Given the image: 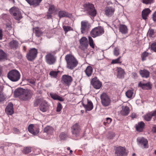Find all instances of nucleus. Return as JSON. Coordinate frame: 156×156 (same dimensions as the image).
<instances>
[{
  "label": "nucleus",
  "mask_w": 156,
  "mask_h": 156,
  "mask_svg": "<svg viewBox=\"0 0 156 156\" xmlns=\"http://www.w3.org/2000/svg\"><path fill=\"white\" fill-rule=\"evenodd\" d=\"M65 59L67 62V67L72 69L75 67L78 64V62L74 57L70 54L66 55Z\"/></svg>",
  "instance_id": "obj_1"
},
{
  "label": "nucleus",
  "mask_w": 156,
  "mask_h": 156,
  "mask_svg": "<svg viewBox=\"0 0 156 156\" xmlns=\"http://www.w3.org/2000/svg\"><path fill=\"white\" fill-rule=\"evenodd\" d=\"M20 74L19 72L16 69H12L8 73V78L12 82L18 81L20 78Z\"/></svg>",
  "instance_id": "obj_2"
},
{
  "label": "nucleus",
  "mask_w": 156,
  "mask_h": 156,
  "mask_svg": "<svg viewBox=\"0 0 156 156\" xmlns=\"http://www.w3.org/2000/svg\"><path fill=\"white\" fill-rule=\"evenodd\" d=\"M39 104L40 110L43 112H46L48 109V107L47 102L42 98L37 99L35 101L34 105L36 107Z\"/></svg>",
  "instance_id": "obj_3"
},
{
  "label": "nucleus",
  "mask_w": 156,
  "mask_h": 156,
  "mask_svg": "<svg viewBox=\"0 0 156 156\" xmlns=\"http://www.w3.org/2000/svg\"><path fill=\"white\" fill-rule=\"evenodd\" d=\"M84 9L89 15L92 16H95L96 14V11L94 8V5L92 4L87 3L83 5Z\"/></svg>",
  "instance_id": "obj_4"
},
{
  "label": "nucleus",
  "mask_w": 156,
  "mask_h": 156,
  "mask_svg": "<svg viewBox=\"0 0 156 156\" xmlns=\"http://www.w3.org/2000/svg\"><path fill=\"white\" fill-rule=\"evenodd\" d=\"M9 12L16 20H19L22 18L21 12L17 7H13L9 9Z\"/></svg>",
  "instance_id": "obj_5"
},
{
  "label": "nucleus",
  "mask_w": 156,
  "mask_h": 156,
  "mask_svg": "<svg viewBox=\"0 0 156 156\" xmlns=\"http://www.w3.org/2000/svg\"><path fill=\"white\" fill-rule=\"evenodd\" d=\"M104 33L103 28L101 26H99L93 29L91 31L90 34L92 37L95 38L102 35Z\"/></svg>",
  "instance_id": "obj_6"
},
{
  "label": "nucleus",
  "mask_w": 156,
  "mask_h": 156,
  "mask_svg": "<svg viewBox=\"0 0 156 156\" xmlns=\"http://www.w3.org/2000/svg\"><path fill=\"white\" fill-rule=\"evenodd\" d=\"M101 102L102 105L104 107H107L110 105L111 100L107 94L103 93L100 95Z\"/></svg>",
  "instance_id": "obj_7"
},
{
  "label": "nucleus",
  "mask_w": 156,
  "mask_h": 156,
  "mask_svg": "<svg viewBox=\"0 0 156 156\" xmlns=\"http://www.w3.org/2000/svg\"><path fill=\"white\" fill-rule=\"evenodd\" d=\"M38 53L37 50L35 48L30 49L27 55V57L29 61L34 60L37 57Z\"/></svg>",
  "instance_id": "obj_8"
},
{
  "label": "nucleus",
  "mask_w": 156,
  "mask_h": 156,
  "mask_svg": "<svg viewBox=\"0 0 156 156\" xmlns=\"http://www.w3.org/2000/svg\"><path fill=\"white\" fill-rule=\"evenodd\" d=\"M127 151L126 148L123 147H117L115 152V156H126Z\"/></svg>",
  "instance_id": "obj_9"
},
{
  "label": "nucleus",
  "mask_w": 156,
  "mask_h": 156,
  "mask_svg": "<svg viewBox=\"0 0 156 156\" xmlns=\"http://www.w3.org/2000/svg\"><path fill=\"white\" fill-rule=\"evenodd\" d=\"M90 27L89 23L87 21H83L81 22L80 30L82 34L87 32Z\"/></svg>",
  "instance_id": "obj_10"
},
{
  "label": "nucleus",
  "mask_w": 156,
  "mask_h": 156,
  "mask_svg": "<svg viewBox=\"0 0 156 156\" xmlns=\"http://www.w3.org/2000/svg\"><path fill=\"white\" fill-rule=\"evenodd\" d=\"M46 62L49 65H52L54 64L56 61V58L52 54L48 53L45 56Z\"/></svg>",
  "instance_id": "obj_11"
},
{
  "label": "nucleus",
  "mask_w": 156,
  "mask_h": 156,
  "mask_svg": "<svg viewBox=\"0 0 156 156\" xmlns=\"http://www.w3.org/2000/svg\"><path fill=\"white\" fill-rule=\"evenodd\" d=\"M137 141L138 145L142 148H148V141L146 139L143 137H139L137 138Z\"/></svg>",
  "instance_id": "obj_12"
},
{
  "label": "nucleus",
  "mask_w": 156,
  "mask_h": 156,
  "mask_svg": "<svg viewBox=\"0 0 156 156\" xmlns=\"http://www.w3.org/2000/svg\"><path fill=\"white\" fill-rule=\"evenodd\" d=\"M80 45L79 47L83 50L86 49L88 46L87 39L85 37H83L80 40Z\"/></svg>",
  "instance_id": "obj_13"
},
{
  "label": "nucleus",
  "mask_w": 156,
  "mask_h": 156,
  "mask_svg": "<svg viewBox=\"0 0 156 156\" xmlns=\"http://www.w3.org/2000/svg\"><path fill=\"white\" fill-rule=\"evenodd\" d=\"M82 105L87 111H90L93 108L92 103L88 99L83 100L82 102Z\"/></svg>",
  "instance_id": "obj_14"
},
{
  "label": "nucleus",
  "mask_w": 156,
  "mask_h": 156,
  "mask_svg": "<svg viewBox=\"0 0 156 156\" xmlns=\"http://www.w3.org/2000/svg\"><path fill=\"white\" fill-rule=\"evenodd\" d=\"M91 85L93 87L96 89H99L102 86V83L97 77L93 78L91 81Z\"/></svg>",
  "instance_id": "obj_15"
},
{
  "label": "nucleus",
  "mask_w": 156,
  "mask_h": 156,
  "mask_svg": "<svg viewBox=\"0 0 156 156\" xmlns=\"http://www.w3.org/2000/svg\"><path fill=\"white\" fill-rule=\"evenodd\" d=\"M115 11V9L112 6H108L105 9V15L107 16L111 17L113 15Z\"/></svg>",
  "instance_id": "obj_16"
},
{
  "label": "nucleus",
  "mask_w": 156,
  "mask_h": 156,
  "mask_svg": "<svg viewBox=\"0 0 156 156\" xmlns=\"http://www.w3.org/2000/svg\"><path fill=\"white\" fill-rule=\"evenodd\" d=\"M80 126L77 123L73 125L72 127V132L73 134L75 136L78 135L80 132Z\"/></svg>",
  "instance_id": "obj_17"
},
{
  "label": "nucleus",
  "mask_w": 156,
  "mask_h": 156,
  "mask_svg": "<svg viewBox=\"0 0 156 156\" xmlns=\"http://www.w3.org/2000/svg\"><path fill=\"white\" fill-rule=\"evenodd\" d=\"M62 81L64 84L68 85H69L72 81V78L69 76L66 75H63L62 77Z\"/></svg>",
  "instance_id": "obj_18"
},
{
  "label": "nucleus",
  "mask_w": 156,
  "mask_h": 156,
  "mask_svg": "<svg viewBox=\"0 0 156 156\" xmlns=\"http://www.w3.org/2000/svg\"><path fill=\"white\" fill-rule=\"evenodd\" d=\"M139 87L144 90L150 89L151 88V85L149 82L145 83L144 81L140 82L139 84Z\"/></svg>",
  "instance_id": "obj_19"
},
{
  "label": "nucleus",
  "mask_w": 156,
  "mask_h": 156,
  "mask_svg": "<svg viewBox=\"0 0 156 156\" xmlns=\"http://www.w3.org/2000/svg\"><path fill=\"white\" fill-rule=\"evenodd\" d=\"M32 92L30 90L25 89L23 96L22 100H25L30 99L32 97Z\"/></svg>",
  "instance_id": "obj_20"
},
{
  "label": "nucleus",
  "mask_w": 156,
  "mask_h": 156,
  "mask_svg": "<svg viewBox=\"0 0 156 156\" xmlns=\"http://www.w3.org/2000/svg\"><path fill=\"white\" fill-rule=\"evenodd\" d=\"M25 90L21 88L16 89L14 92V95L16 97H18L20 99H22Z\"/></svg>",
  "instance_id": "obj_21"
},
{
  "label": "nucleus",
  "mask_w": 156,
  "mask_h": 156,
  "mask_svg": "<svg viewBox=\"0 0 156 156\" xmlns=\"http://www.w3.org/2000/svg\"><path fill=\"white\" fill-rule=\"evenodd\" d=\"M28 130L31 133L34 135H36L39 132V130L38 129H36L34 127V125L30 124L28 127Z\"/></svg>",
  "instance_id": "obj_22"
},
{
  "label": "nucleus",
  "mask_w": 156,
  "mask_h": 156,
  "mask_svg": "<svg viewBox=\"0 0 156 156\" xmlns=\"http://www.w3.org/2000/svg\"><path fill=\"white\" fill-rule=\"evenodd\" d=\"M13 105L12 103H9L5 109V112L7 114L9 115H12L14 112Z\"/></svg>",
  "instance_id": "obj_23"
},
{
  "label": "nucleus",
  "mask_w": 156,
  "mask_h": 156,
  "mask_svg": "<svg viewBox=\"0 0 156 156\" xmlns=\"http://www.w3.org/2000/svg\"><path fill=\"white\" fill-rule=\"evenodd\" d=\"M117 77L119 78H124L125 74L124 70L120 67H117Z\"/></svg>",
  "instance_id": "obj_24"
},
{
  "label": "nucleus",
  "mask_w": 156,
  "mask_h": 156,
  "mask_svg": "<svg viewBox=\"0 0 156 156\" xmlns=\"http://www.w3.org/2000/svg\"><path fill=\"white\" fill-rule=\"evenodd\" d=\"M9 44L11 48L16 49L18 47L19 43L17 41L13 40L9 42Z\"/></svg>",
  "instance_id": "obj_25"
},
{
  "label": "nucleus",
  "mask_w": 156,
  "mask_h": 156,
  "mask_svg": "<svg viewBox=\"0 0 156 156\" xmlns=\"http://www.w3.org/2000/svg\"><path fill=\"white\" fill-rule=\"evenodd\" d=\"M151 11L149 8L145 9L142 11V15L143 19L146 20Z\"/></svg>",
  "instance_id": "obj_26"
},
{
  "label": "nucleus",
  "mask_w": 156,
  "mask_h": 156,
  "mask_svg": "<svg viewBox=\"0 0 156 156\" xmlns=\"http://www.w3.org/2000/svg\"><path fill=\"white\" fill-rule=\"evenodd\" d=\"M42 0H26V1L30 5L36 6L39 5L40 3Z\"/></svg>",
  "instance_id": "obj_27"
},
{
  "label": "nucleus",
  "mask_w": 156,
  "mask_h": 156,
  "mask_svg": "<svg viewBox=\"0 0 156 156\" xmlns=\"http://www.w3.org/2000/svg\"><path fill=\"white\" fill-rule=\"evenodd\" d=\"M50 94L51 98L55 100H58L61 101H63L64 100L62 98L55 93H51Z\"/></svg>",
  "instance_id": "obj_28"
},
{
  "label": "nucleus",
  "mask_w": 156,
  "mask_h": 156,
  "mask_svg": "<svg viewBox=\"0 0 156 156\" xmlns=\"http://www.w3.org/2000/svg\"><path fill=\"white\" fill-rule=\"evenodd\" d=\"M129 108L126 106H122V110L120 112V113L123 115H128L129 112Z\"/></svg>",
  "instance_id": "obj_29"
},
{
  "label": "nucleus",
  "mask_w": 156,
  "mask_h": 156,
  "mask_svg": "<svg viewBox=\"0 0 156 156\" xmlns=\"http://www.w3.org/2000/svg\"><path fill=\"white\" fill-rule=\"evenodd\" d=\"M139 73L141 76L146 78H148L150 75V72L148 70L146 69L140 70L139 71Z\"/></svg>",
  "instance_id": "obj_30"
},
{
  "label": "nucleus",
  "mask_w": 156,
  "mask_h": 156,
  "mask_svg": "<svg viewBox=\"0 0 156 156\" xmlns=\"http://www.w3.org/2000/svg\"><path fill=\"white\" fill-rule=\"evenodd\" d=\"M145 126L144 123L143 122H140L136 125V129L137 131L142 132Z\"/></svg>",
  "instance_id": "obj_31"
},
{
  "label": "nucleus",
  "mask_w": 156,
  "mask_h": 156,
  "mask_svg": "<svg viewBox=\"0 0 156 156\" xmlns=\"http://www.w3.org/2000/svg\"><path fill=\"white\" fill-rule=\"evenodd\" d=\"M58 16L60 18L65 17H70L72 15L68 14V13L64 11H61L58 12Z\"/></svg>",
  "instance_id": "obj_32"
},
{
  "label": "nucleus",
  "mask_w": 156,
  "mask_h": 156,
  "mask_svg": "<svg viewBox=\"0 0 156 156\" xmlns=\"http://www.w3.org/2000/svg\"><path fill=\"white\" fill-rule=\"evenodd\" d=\"M119 30L122 34H126L128 32L127 27L125 25H120L119 27Z\"/></svg>",
  "instance_id": "obj_33"
},
{
  "label": "nucleus",
  "mask_w": 156,
  "mask_h": 156,
  "mask_svg": "<svg viewBox=\"0 0 156 156\" xmlns=\"http://www.w3.org/2000/svg\"><path fill=\"white\" fill-rule=\"evenodd\" d=\"M93 68L92 67L90 66H88L86 69L85 70V73L87 76H90L93 72Z\"/></svg>",
  "instance_id": "obj_34"
},
{
  "label": "nucleus",
  "mask_w": 156,
  "mask_h": 156,
  "mask_svg": "<svg viewBox=\"0 0 156 156\" xmlns=\"http://www.w3.org/2000/svg\"><path fill=\"white\" fill-rule=\"evenodd\" d=\"M152 117L151 112L147 113L144 116V119L147 121H150L151 120Z\"/></svg>",
  "instance_id": "obj_35"
},
{
  "label": "nucleus",
  "mask_w": 156,
  "mask_h": 156,
  "mask_svg": "<svg viewBox=\"0 0 156 156\" xmlns=\"http://www.w3.org/2000/svg\"><path fill=\"white\" fill-rule=\"evenodd\" d=\"M133 94V90H128L126 93V96L128 98H132Z\"/></svg>",
  "instance_id": "obj_36"
},
{
  "label": "nucleus",
  "mask_w": 156,
  "mask_h": 156,
  "mask_svg": "<svg viewBox=\"0 0 156 156\" xmlns=\"http://www.w3.org/2000/svg\"><path fill=\"white\" fill-rule=\"evenodd\" d=\"M121 56H120L118 58L116 59H113L112 60L111 63L112 64H121L122 62L121 60Z\"/></svg>",
  "instance_id": "obj_37"
},
{
  "label": "nucleus",
  "mask_w": 156,
  "mask_h": 156,
  "mask_svg": "<svg viewBox=\"0 0 156 156\" xmlns=\"http://www.w3.org/2000/svg\"><path fill=\"white\" fill-rule=\"evenodd\" d=\"M53 130V128L49 126H48L45 127L44 129V132L47 133H51Z\"/></svg>",
  "instance_id": "obj_38"
},
{
  "label": "nucleus",
  "mask_w": 156,
  "mask_h": 156,
  "mask_svg": "<svg viewBox=\"0 0 156 156\" xmlns=\"http://www.w3.org/2000/svg\"><path fill=\"white\" fill-rule=\"evenodd\" d=\"M154 34V31L153 29H149L148 30L147 35V36L151 38L153 37Z\"/></svg>",
  "instance_id": "obj_39"
},
{
  "label": "nucleus",
  "mask_w": 156,
  "mask_h": 156,
  "mask_svg": "<svg viewBox=\"0 0 156 156\" xmlns=\"http://www.w3.org/2000/svg\"><path fill=\"white\" fill-rule=\"evenodd\" d=\"M148 54L149 53L146 51L142 53L141 55L142 60L143 61L146 60V58L148 56Z\"/></svg>",
  "instance_id": "obj_40"
},
{
  "label": "nucleus",
  "mask_w": 156,
  "mask_h": 156,
  "mask_svg": "<svg viewBox=\"0 0 156 156\" xmlns=\"http://www.w3.org/2000/svg\"><path fill=\"white\" fill-rule=\"evenodd\" d=\"M5 57V54L3 51L0 49V60H2Z\"/></svg>",
  "instance_id": "obj_41"
},
{
  "label": "nucleus",
  "mask_w": 156,
  "mask_h": 156,
  "mask_svg": "<svg viewBox=\"0 0 156 156\" xmlns=\"http://www.w3.org/2000/svg\"><path fill=\"white\" fill-rule=\"evenodd\" d=\"M58 71H51L49 73V75L52 77L56 78L58 75Z\"/></svg>",
  "instance_id": "obj_42"
},
{
  "label": "nucleus",
  "mask_w": 156,
  "mask_h": 156,
  "mask_svg": "<svg viewBox=\"0 0 156 156\" xmlns=\"http://www.w3.org/2000/svg\"><path fill=\"white\" fill-rule=\"evenodd\" d=\"M31 151V150L30 147H26L24 148L23 152L24 153L26 154L30 152Z\"/></svg>",
  "instance_id": "obj_43"
},
{
  "label": "nucleus",
  "mask_w": 156,
  "mask_h": 156,
  "mask_svg": "<svg viewBox=\"0 0 156 156\" xmlns=\"http://www.w3.org/2000/svg\"><path fill=\"white\" fill-rule=\"evenodd\" d=\"M63 28L65 33H67L69 31L72 30L71 27L68 26H63Z\"/></svg>",
  "instance_id": "obj_44"
},
{
  "label": "nucleus",
  "mask_w": 156,
  "mask_h": 156,
  "mask_svg": "<svg viewBox=\"0 0 156 156\" xmlns=\"http://www.w3.org/2000/svg\"><path fill=\"white\" fill-rule=\"evenodd\" d=\"M88 39L89 41V44L90 46L92 48H94V44L92 38L90 37H88Z\"/></svg>",
  "instance_id": "obj_45"
},
{
  "label": "nucleus",
  "mask_w": 156,
  "mask_h": 156,
  "mask_svg": "<svg viewBox=\"0 0 156 156\" xmlns=\"http://www.w3.org/2000/svg\"><path fill=\"white\" fill-rule=\"evenodd\" d=\"M114 55L115 56H118L119 54V50L118 48H114L113 51Z\"/></svg>",
  "instance_id": "obj_46"
},
{
  "label": "nucleus",
  "mask_w": 156,
  "mask_h": 156,
  "mask_svg": "<svg viewBox=\"0 0 156 156\" xmlns=\"http://www.w3.org/2000/svg\"><path fill=\"white\" fill-rule=\"evenodd\" d=\"M67 137V135L65 133H62L59 135V137L61 140H64Z\"/></svg>",
  "instance_id": "obj_47"
},
{
  "label": "nucleus",
  "mask_w": 156,
  "mask_h": 156,
  "mask_svg": "<svg viewBox=\"0 0 156 156\" xmlns=\"http://www.w3.org/2000/svg\"><path fill=\"white\" fill-rule=\"evenodd\" d=\"M115 136V133L113 132L109 133L107 136V138L109 139H112Z\"/></svg>",
  "instance_id": "obj_48"
},
{
  "label": "nucleus",
  "mask_w": 156,
  "mask_h": 156,
  "mask_svg": "<svg viewBox=\"0 0 156 156\" xmlns=\"http://www.w3.org/2000/svg\"><path fill=\"white\" fill-rule=\"evenodd\" d=\"M151 49L156 52V42L151 44Z\"/></svg>",
  "instance_id": "obj_49"
},
{
  "label": "nucleus",
  "mask_w": 156,
  "mask_h": 156,
  "mask_svg": "<svg viewBox=\"0 0 156 156\" xmlns=\"http://www.w3.org/2000/svg\"><path fill=\"white\" fill-rule=\"evenodd\" d=\"M154 0H143V3L145 4H150L153 3Z\"/></svg>",
  "instance_id": "obj_50"
},
{
  "label": "nucleus",
  "mask_w": 156,
  "mask_h": 156,
  "mask_svg": "<svg viewBox=\"0 0 156 156\" xmlns=\"http://www.w3.org/2000/svg\"><path fill=\"white\" fill-rule=\"evenodd\" d=\"M35 34L37 36L40 37L42 34V32L39 29L35 30Z\"/></svg>",
  "instance_id": "obj_51"
},
{
  "label": "nucleus",
  "mask_w": 156,
  "mask_h": 156,
  "mask_svg": "<svg viewBox=\"0 0 156 156\" xmlns=\"http://www.w3.org/2000/svg\"><path fill=\"white\" fill-rule=\"evenodd\" d=\"M55 10V7L53 5H51L49 6V12L50 13H52Z\"/></svg>",
  "instance_id": "obj_52"
},
{
  "label": "nucleus",
  "mask_w": 156,
  "mask_h": 156,
  "mask_svg": "<svg viewBox=\"0 0 156 156\" xmlns=\"http://www.w3.org/2000/svg\"><path fill=\"white\" fill-rule=\"evenodd\" d=\"M36 80L34 79H30L27 80V81L28 83L32 84L33 85H35Z\"/></svg>",
  "instance_id": "obj_53"
},
{
  "label": "nucleus",
  "mask_w": 156,
  "mask_h": 156,
  "mask_svg": "<svg viewBox=\"0 0 156 156\" xmlns=\"http://www.w3.org/2000/svg\"><path fill=\"white\" fill-rule=\"evenodd\" d=\"M62 109V106L60 103H58V104L56 111L59 112H60Z\"/></svg>",
  "instance_id": "obj_54"
},
{
  "label": "nucleus",
  "mask_w": 156,
  "mask_h": 156,
  "mask_svg": "<svg viewBox=\"0 0 156 156\" xmlns=\"http://www.w3.org/2000/svg\"><path fill=\"white\" fill-rule=\"evenodd\" d=\"M4 99L3 94L2 92H0V102L3 101Z\"/></svg>",
  "instance_id": "obj_55"
},
{
  "label": "nucleus",
  "mask_w": 156,
  "mask_h": 156,
  "mask_svg": "<svg viewBox=\"0 0 156 156\" xmlns=\"http://www.w3.org/2000/svg\"><path fill=\"white\" fill-rule=\"evenodd\" d=\"M152 18L154 21L156 22V11L153 14Z\"/></svg>",
  "instance_id": "obj_56"
},
{
  "label": "nucleus",
  "mask_w": 156,
  "mask_h": 156,
  "mask_svg": "<svg viewBox=\"0 0 156 156\" xmlns=\"http://www.w3.org/2000/svg\"><path fill=\"white\" fill-rule=\"evenodd\" d=\"M151 112L152 116L154 117V120H156V110Z\"/></svg>",
  "instance_id": "obj_57"
},
{
  "label": "nucleus",
  "mask_w": 156,
  "mask_h": 156,
  "mask_svg": "<svg viewBox=\"0 0 156 156\" xmlns=\"http://www.w3.org/2000/svg\"><path fill=\"white\" fill-rule=\"evenodd\" d=\"M13 131L14 133H20V131L19 129L16 128H14L13 129Z\"/></svg>",
  "instance_id": "obj_58"
},
{
  "label": "nucleus",
  "mask_w": 156,
  "mask_h": 156,
  "mask_svg": "<svg viewBox=\"0 0 156 156\" xmlns=\"http://www.w3.org/2000/svg\"><path fill=\"white\" fill-rule=\"evenodd\" d=\"M152 131L154 133H156V125H154L153 127Z\"/></svg>",
  "instance_id": "obj_59"
},
{
  "label": "nucleus",
  "mask_w": 156,
  "mask_h": 156,
  "mask_svg": "<svg viewBox=\"0 0 156 156\" xmlns=\"http://www.w3.org/2000/svg\"><path fill=\"white\" fill-rule=\"evenodd\" d=\"M51 14L48 12L47 14V18L48 19H51Z\"/></svg>",
  "instance_id": "obj_60"
},
{
  "label": "nucleus",
  "mask_w": 156,
  "mask_h": 156,
  "mask_svg": "<svg viewBox=\"0 0 156 156\" xmlns=\"http://www.w3.org/2000/svg\"><path fill=\"white\" fill-rule=\"evenodd\" d=\"M2 31L1 29H0V40H1L2 39Z\"/></svg>",
  "instance_id": "obj_61"
},
{
  "label": "nucleus",
  "mask_w": 156,
  "mask_h": 156,
  "mask_svg": "<svg viewBox=\"0 0 156 156\" xmlns=\"http://www.w3.org/2000/svg\"><path fill=\"white\" fill-rule=\"evenodd\" d=\"M107 123L108 124H109L112 121V119L109 118H107Z\"/></svg>",
  "instance_id": "obj_62"
},
{
  "label": "nucleus",
  "mask_w": 156,
  "mask_h": 156,
  "mask_svg": "<svg viewBox=\"0 0 156 156\" xmlns=\"http://www.w3.org/2000/svg\"><path fill=\"white\" fill-rule=\"evenodd\" d=\"M136 115L135 114L133 113L131 115V117L132 119H133L136 117Z\"/></svg>",
  "instance_id": "obj_63"
},
{
  "label": "nucleus",
  "mask_w": 156,
  "mask_h": 156,
  "mask_svg": "<svg viewBox=\"0 0 156 156\" xmlns=\"http://www.w3.org/2000/svg\"><path fill=\"white\" fill-rule=\"evenodd\" d=\"M134 77H137V74L135 73H132Z\"/></svg>",
  "instance_id": "obj_64"
}]
</instances>
